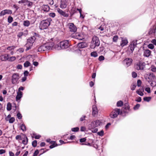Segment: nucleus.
<instances>
[{"mask_svg":"<svg viewBox=\"0 0 156 156\" xmlns=\"http://www.w3.org/2000/svg\"><path fill=\"white\" fill-rule=\"evenodd\" d=\"M102 122L101 120H95L92 121L90 124L88 125V129L90 130L93 133H96L98 130V128L96 127H98L102 125Z\"/></svg>","mask_w":156,"mask_h":156,"instance_id":"obj_1","label":"nucleus"},{"mask_svg":"<svg viewBox=\"0 0 156 156\" xmlns=\"http://www.w3.org/2000/svg\"><path fill=\"white\" fill-rule=\"evenodd\" d=\"M55 45L53 42L47 43L39 46L38 48V51L43 52L47 50H51Z\"/></svg>","mask_w":156,"mask_h":156,"instance_id":"obj_2","label":"nucleus"},{"mask_svg":"<svg viewBox=\"0 0 156 156\" xmlns=\"http://www.w3.org/2000/svg\"><path fill=\"white\" fill-rule=\"evenodd\" d=\"M70 46L69 41L68 40L64 41L61 42L59 44L55 46V48L57 50L61 49H66Z\"/></svg>","mask_w":156,"mask_h":156,"instance_id":"obj_3","label":"nucleus"},{"mask_svg":"<svg viewBox=\"0 0 156 156\" xmlns=\"http://www.w3.org/2000/svg\"><path fill=\"white\" fill-rule=\"evenodd\" d=\"M51 20V18H48L41 21L40 24V28L41 30L46 29L50 24Z\"/></svg>","mask_w":156,"mask_h":156,"instance_id":"obj_4","label":"nucleus"},{"mask_svg":"<svg viewBox=\"0 0 156 156\" xmlns=\"http://www.w3.org/2000/svg\"><path fill=\"white\" fill-rule=\"evenodd\" d=\"M100 43V41L98 37L96 36H94L92 37L90 48H94L95 47L99 46Z\"/></svg>","mask_w":156,"mask_h":156,"instance_id":"obj_5","label":"nucleus"},{"mask_svg":"<svg viewBox=\"0 0 156 156\" xmlns=\"http://www.w3.org/2000/svg\"><path fill=\"white\" fill-rule=\"evenodd\" d=\"M120 113H121L120 109L118 108H115L112 111L110 116L111 118H115L117 117Z\"/></svg>","mask_w":156,"mask_h":156,"instance_id":"obj_6","label":"nucleus"},{"mask_svg":"<svg viewBox=\"0 0 156 156\" xmlns=\"http://www.w3.org/2000/svg\"><path fill=\"white\" fill-rule=\"evenodd\" d=\"M20 78L19 74L18 73H15L13 74L12 76V83L13 84L17 83L18 82V80Z\"/></svg>","mask_w":156,"mask_h":156,"instance_id":"obj_7","label":"nucleus"},{"mask_svg":"<svg viewBox=\"0 0 156 156\" xmlns=\"http://www.w3.org/2000/svg\"><path fill=\"white\" fill-rule=\"evenodd\" d=\"M146 64L144 62L140 61L135 65V68L138 70H143L145 68Z\"/></svg>","mask_w":156,"mask_h":156,"instance_id":"obj_8","label":"nucleus"},{"mask_svg":"<svg viewBox=\"0 0 156 156\" xmlns=\"http://www.w3.org/2000/svg\"><path fill=\"white\" fill-rule=\"evenodd\" d=\"M68 26L69 31L71 32H75L77 30L76 26L73 23H69L68 24Z\"/></svg>","mask_w":156,"mask_h":156,"instance_id":"obj_9","label":"nucleus"},{"mask_svg":"<svg viewBox=\"0 0 156 156\" xmlns=\"http://www.w3.org/2000/svg\"><path fill=\"white\" fill-rule=\"evenodd\" d=\"M12 13V10L10 9H5L2 11L0 13V16H4L6 14H11Z\"/></svg>","mask_w":156,"mask_h":156,"instance_id":"obj_10","label":"nucleus"},{"mask_svg":"<svg viewBox=\"0 0 156 156\" xmlns=\"http://www.w3.org/2000/svg\"><path fill=\"white\" fill-rule=\"evenodd\" d=\"M58 12L61 16L64 17H68L69 15L68 13H66L64 11H63L62 10L59 8H57V9Z\"/></svg>","mask_w":156,"mask_h":156,"instance_id":"obj_11","label":"nucleus"},{"mask_svg":"<svg viewBox=\"0 0 156 156\" xmlns=\"http://www.w3.org/2000/svg\"><path fill=\"white\" fill-rule=\"evenodd\" d=\"M9 55L7 54H4L0 56V60L2 61H5L9 60Z\"/></svg>","mask_w":156,"mask_h":156,"instance_id":"obj_12","label":"nucleus"},{"mask_svg":"<svg viewBox=\"0 0 156 156\" xmlns=\"http://www.w3.org/2000/svg\"><path fill=\"white\" fill-rule=\"evenodd\" d=\"M75 38L79 40H83L84 38V35L83 34L77 33L75 34Z\"/></svg>","mask_w":156,"mask_h":156,"instance_id":"obj_13","label":"nucleus"},{"mask_svg":"<svg viewBox=\"0 0 156 156\" xmlns=\"http://www.w3.org/2000/svg\"><path fill=\"white\" fill-rule=\"evenodd\" d=\"M67 5V2L66 0H61L60 7L62 9L66 8Z\"/></svg>","mask_w":156,"mask_h":156,"instance_id":"obj_14","label":"nucleus"},{"mask_svg":"<svg viewBox=\"0 0 156 156\" xmlns=\"http://www.w3.org/2000/svg\"><path fill=\"white\" fill-rule=\"evenodd\" d=\"M36 38L34 36H32L29 38L27 40V43L28 44H30L31 45H33V44Z\"/></svg>","mask_w":156,"mask_h":156,"instance_id":"obj_15","label":"nucleus"},{"mask_svg":"<svg viewBox=\"0 0 156 156\" xmlns=\"http://www.w3.org/2000/svg\"><path fill=\"white\" fill-rule=\"evenodd\" d=\"M124 62L126 63V66L128 67L132 64V60L131 58H127L124 60Z\"/></svg>","mask_w":156,"mask_h":156,"instance_id":"obj_16","label":"nucleus"},{"mask_svg":"<svg viewBox=\"0 0 156 156\" xmlns=\"http://www.w3.org/2000/svg\"><path fill=\"white\" fill-rule=\"evenodd\" d=\"M98 113V110L97 107L95 105L92 106V115L93 116H96Z\"/></svg>","mask_w":156,"mask_h":156,"instance_id":"obj_17","label":"nucleus"},{"mask_svg":"<svg viewBox=\"0 0 156 156\" xmlns=\"http://www.w3.org/2000/svg\"><path fill=\"white\" fill-rule=\"evenodd\" d=\"M23 93L21 91L18 92L17 95L16 96V101L18 102H19L20 101V99L22 97Z\"/></svg>","mask_w":156,"mask_h":156,"instance_id":"obj_18","label":"nucleus"},{"mask_svg":"<svg viewBox=\"0 0 156 156\" xmlns=\"http://www.w3.org/2000/svg\"><path fill=\"white\" fill-rule=\"evenodd\" d=\"M136 46V44H135V42H132L129 46V50H130L131 52H133Z\"/></svg>","mask_w":156,"mask_h":156,"instance_id":"obj_19","label":"nucleus"},{"mask_svg":"<svg viewBox=\"0 0 156 156\" xmlns=\"http://www.w3.org/2000/svg\"><path fill=\"white\" fill-rule=\"evenodd\" d=\"M87 46V43L85 42H81L78 43L77 47L78 48H82L86 47Z\"/></svg>","mask_w":156,"mask_h":156,"instance_id":"obj_20","label":"nucleus"},{"mask_svg":"<svg viewBox=\"0 0 156 156\" xmlns=\"http://www.w3.org/2000/svg\"><path fill=\"white\" fill-rule=\"evenodd\" d=\"M128 43V42L126 38H122L121 46L122 47H123L126 45Z\"/></svg>","mask_w":156,"mask_h":156,"instance_id":"obj_21","label":"nucleus"},{"mask_svg":"<svg viewBox=\"0 0 156 156\" xmlns=\"http://www.w3.org/2000/svg\"><path fill=\"white\" fill-rule=\"evenodd\" d=\"M42 8V10L45 12H48L50 8L48 5H43Z\"/></svg>","mask_w":156,"mask_h":156,"instance_id":"obj_22","label":"nucleus"},{"mask_svg":"<svg viewBox=\"0 0 156 156\" xmlns=\"http://www.w3.org/2000/svg\"><path fill=\"white\" fill-rule=\"evenodd\" d=\"M156 27L154 26L153 28H151L149 32V34L150 35H154L155 32Z\"/></svg>","mask_w":156,"mask_h":156,"instance_id":"obj_23","label":"nucleus"},{"mask_svg":"<svg viewBox=\"0 0 156 156\" xmlns=\"http://www.w3.org/2000/svg\"><path fill=\"white\" fill-rule=\"evenodd\" d=\"M151 53V51L149 50H146L144 51V55L146 57H148L150 56Z\"/></svg>","mask_w":156,"mask_h":156,"instance_id":"obj_24","label":"nucleus"},{"mask_svg":"<svg viewBox=\"0 0 156 156\" xmlns=\"http://www.w3.org/2000/svg\"><path fill=\"white\" fill-rule=\"evenodd\" d=\"M144 91V90L142 89H139L137 90L136 91V93L140 95V96H143L144 95V94L143 93V91Z\"/></svg>","mask_w":156,"mask_h":156,"instance_id":"obj_25","label":"nucleus"},{"mask_svg":"<svg viewBox=\"0 0 156 156\" xmlns=\"http://www.w3.org/2000/svg\"><path fill=\"white\" fill-rule=\"evenodd\" d=\"M51 144H52L49 146V147L51 149H52L58 146V145L56 144L55 142L54 141H51Z\"/></svg>","mask_w":156,"mask_h":156,"instance_id":"obj_26","label":"nucleus"},{"mask_svg":"<svg viewBox=\"0 0 156 156\" xmlns=\"http://www.w3.org/2000/svg\"><path fill=\"white\" fill-rule=\"evenodd\" d=\"M20 127L21 129L23 131L26 130V127L23 123H20Z\"/></svg>","mask_w":156,"mask_h":156,"instance_id":"obj_27","label":"nucleus"},{"mask_svg":"<svg viewBox=\"0 0 156 156\" xmlns=\"http://www.w3.org/2000/svg\"><path fill=\"white\" fill-rule=\"evenodd\" d=\"M24 136L25 137L23 139L22 143L24 145H26L28 141V139L26 136Z\"/></svg>","mask_w":156,"mask_h":156,"instance_id":"obj_28","label":"nucleus"},{"mask_svg":"<svg viewBox=\"0 0 156 156\" xmlns=\"http://www.w3.org/2000/svg\"><path fill=\"white\" fill-rule=\"evenodd\" d=\"M30 24V23L29 20H26L23 21V25L25 27H28Z\"/></svg>","mask_w":156,"mask_h":156,"instance_id":"obj_29","label":"nucleus"},{"mask_svg":"<svg viewBox=\"0 0 156 156\" xmlns=\"http://www.w3.org/2000/svg\"><path fill=\"white\" fill-rule=\"evenodd\" d=\"M28 2V1L27 0H21L19 1L18 3L19 4L23 3L24 4V5H27Z\"/></svg>","mask_w":156,"mask_h":156,"instance_id":"obj_30","label":"nucleus"},{"mask_svg":"<svg viewBox=\"0 0 156 156\" xmlns=\"http://www.w3.org/2000/svg\"><path fill=\"white\" fill-rule=\"evenodd\" d=\"M12 105L9 102L7 103V109L8 111H9L11 109Z\"/></svg>","mask_w":156,"mask_h":156,"instance_id":"obj_31","label":"nucleus"},{"mask_svg":"<svg viewBox=\"0 0 156 156\" xmlns=\"http://www.w3.org/2000/svg\"><path fill=\"white\" fill-rule=\"evenodd\" d=\"M31 65V63L28 61H26L24 63V66L25 67H27L29 66H30Z\"/></svg>","mask_w":156,"mask_h":156,"instance_id":"obj_32","label":"nucleus"},{"mask_svg":"<svg viewBox=\"0 0 156 156\" xmlns=\"http://www.w3.org/2000/svg\"><path fill=\"white\" fill-rule=\"evenodd\" d=\"M91 56L94 57H96L98 56V54L96 51H93L91 53Z\"/></svg>","mask_w":156,"mask_h":156,"instance_id":"obj_33","label":"nucleus"},{"mask_svg":"<svg viewBox=\"0 0 156 156\" xmlns=\"http://www.w3.org/2000/svg\"><path fill=\"white\" fill-rule=\"evenodd\" d=\"M123 105V102L122 101H119L117 103V106L118 107L121 106Z\"/></svg>","mask_w":156,"mask_h":156,"instance_id":"obj_34","label":"nucleus"},{"mask_svg":"<svg viewBox=\"0 0 156 156\" xmlns=\"http://www.w3.org/2000/svg\"><path fill=\"white\" fill-rule=\"evenodd\" d=\"M71 131L74 132H77L79 131V128L78 127L72 128L71 129Z\"/></svg>","mask_w":156,"mask_h":156,"instance_id":"obj_35","label":"nucleus"},{"mask_svg":"<svg viewBox=\"0 0 156 156\" xmlns=\"http://www.w3.org/2000/svg\"><path fill=\"white\" fill-rule=\"evenodd\" d=\"M152 76V75H150L148 77H146V79L148 82H150L152 81V80L151 79V77Z\"/></svg>","mask_w":156,"mask_h":156,"instance_id":"obj_36","label":"nucleus"},{"mask_svg":"<svg viewBox=\"0 0 156 156\" xmlns=\"http://www.w3.org/2000/svg\"><path fill=\"white\" fill-rule=\"evenodd\" d=\"M16 139L18 141L20 140L23 139V138L22 137L21 135H18L16 137Z\"/></svg>","mask_w":156,"mask_h":156,"instance_id":"obj_37","label":"nucleus"},{"mask_svg":"<svg viewBox=\"0 0 156 156\" xmlns=\"http://www.w3.org/2000/svg\"><path fill=\"white\" fill-rule=\"evenodd\" d=\"M16 48L15 46H11L8 47L7 48V49L9 50V51H11L12 50L14 49V48Z\"/></svg>","mask_w":156,"mask_h":156,"instance_id":"obj_38","label":"nucleus"},{"mask_svg":"<svg viewBox=\"0 0 156 156\" xmlns=\"http://www.w3.org/2000/svg\"><path fill=\"white\" fill-rule=\"evenodd\" d=\"M13 18L11 16H9L8 18V22L9 23H11L13 21Z\"/></svg>","mask_w":156,"mask_h":156,"instance_id":"obj_39","label":"nucleus"},{"mask_svg":"<svg viewBox=\"0 0 156 156\" xmlns=\"http://www.w3.org/2000/svg\"><path fill=\"white\" fill-rule=\"evenodd\" d=\"M151 98L150 97H145L144 98V100L147 102H149L151 100Z\"/></svg>","mask_w":156,"mask_h":156,"instance_id":"obj_40","label":"nucleus"},{"mask_svg":"<svg viewBox=\"0 0 156 156\" xmlns=\"http://www.w3.org/2000/svg\"><path fill=\"white\" fill-rule=\"evenodd\" d=\"M32 46V45L30 46V44H28V43H27V44L26 45V47L27 48L26 49V50L27 51V50H29L30 49H31Z\"/></svg>","mask_w":156,"mask_h":156,"instance_id":"obj_41","label":"nucleus"},{"mask_svg":"<svg viewBox=\"0 0 156 156\" xmlns=\"http://www.w3.org/2000/svg\"><path fill=\"white\" fill-rule=\"evenodd\" d=\"M97 133V134L100 136H102L104 135V132L103 130H101L100 131Z\"/></svg>","mask_w":156,"mask_h":156,"instance_id":"obj_42","label":"nucleus"},{"mask_svg":"<svg viewBox=\"0 0 156 156\" xmlns=\"http://www.w3.org/2000/svg\"><path fill=\"white\" fill-rule=\"evenodd\" d=\"M151 70L153 72H156V67L154 66H152L151 67Z\"/></svg>","mask_w":156,"mask_h":156,"instance_id":"obj_43","label":"nucleus"},{"mask_svg":"<svg viewBox=\"0 0 156 156\" xmlns=\"http://www.w3.org/2000/svg\"><path fill=\"white\" fill-rule=\"evenodd\" d=\"M16 59V58L15 56H12L10 57H9V61H13L15 60Z\"/></svg>","mask_w":156,"mask_h":156,"instance_id":"obj_44","label":"nucleus"},{"mask_svg":"<svg viewBox=\"0 0 156 156\" xmlns=\"http://www.w3.org/2000/svg\"><path fill=\"white\" fill-rule=\"evenodd\" d=\"M33 136L34 138L36 139H39L41 137V135H37L36 134H33Z\"/></svg>","mask_w":156,"mask_h":156,"instance_id":"obj_45","label":"nucleus"},{"mask_svg":"<svg viewBox=\"0 0 156 156\" xmlns=\"http://www.w3.org/2000/svg\"><path fill=\"white\" fill-rule=\"evenodd\" d=\"M37 140H34L32 143V145L34 147H35L37 145Z\"/></svg>","mask_w":156,"mask_h":156,"instance_id":"obj_46","label":"nucleus"},{"mask_svg":"<svg viewBox=\"0 0 156 156\" xmlns=\"http://www.w3.org/2000/svg\"><path fill=\"white\" fill-rule=\"evenodd\" d=\"M140 106L139 104H137L134 107L133 109L134 110H137L138 109Z\"/></svg>","mask_w":156,"mask_h":156,"instance_id":"obj_47","label":"nucleus"},{"mask_svg":"<svg viewBox=\"0 0 156 156\" xmlns=\"http://www.w3.org/2000/svg\"><path fill=\"white\" fill-rule=\"evenodd\" d=\"M15 121V119L14 117H11L10 118L8 121L10 123H12L14 122Z\"/></svg>","mask_w":156,"mask_h":156,"instance_id":"obj_48","label":"nucleus"},{"mask_svg":"<svg viewBox=\"0 0 156 156\" xmlns=\"http://www.w3.org/2000/svg\"><path fill=\"white\" fill-rule=\"evenodd\" d=\"M118 37L117 36H115L113 38V42H116L118 39Z\"/></svg>","mask_w":156,"mask_h":156,"instance_id":"obj_49","label":"nucleus"},{"mask_svg":"<svg viewBox=\"0 0 156 156\" xmlns=\"http://www.w3.org/2000/svg\"><path fill=\"white\" fill-rule=\"evenodd\" d=\"M17 118L19 119H22V116L21 115V114L19 112L17 115Z\"/></svg>","mask_w":156,"mask_h":156,"instance_id":"obj_50","label":"nucleus"},{"mask_svg":"<svg viewBox=\"0 0 156 156\" xmlns=\"http://www.w3.org/2000/svg\"><path fill=\"white\" fill-rule=\"evenodd\" d=\"M104 59H105V58L102 55H101V56H100L98 58V60L100 61H103V60H104Z\"/></svg>","mask_w":156,"mask_h":156,"instance_id":"obj_51","label":"nucleus"},{"mask_svg":"<svg viewBox=\"0 0 156 156\" xmlns=\"http://www.w3.org/2000/svg\"><path fill=\"white\" fill-rule=\"evenodd\" d=\"M145 90L148 93H150L151 92V89L150 87H146L145 88Z\"/></svg>","mask_w":156,"mask_h":156,"instance_id":"obj_52","label":"nucleus"},{"mask_svg":"<svg viewBox=\"0 0 156 156\" xmlns=\"http://www.w3.org/2000/svg\"><path fill=\"white\" fill-rule=\"evenodd\" d=\"M39 151L38 150H36L34 152V153L33 156H37L39 153Z\"/></svg>","mask_w":156,"mask_h":156,"instance_id":"obj_53","label":"nucleus"},{"mask_svg":"<svg viewBox=\"0 0 156 156\" xmlns=\"http://www.w3.org/2000/svg\"><path fill=\"white\" fill-rule=\"evenodd\" d=\"M136 87V84H134L132 85L131 87V89L132 90H134L135 89Z\"/></svg>","mask_w":156,"mask_h":156,"instance_id":"obj_54","label":"nucleus"},{"mask_svg":"<svg viewBox=\"0 0 156 156\" xmlns=\"http://www.w3.org/2000/svg\"><path fill=\"white\" fill-rule=\"evenodd\" d=\"M132 77L133 78H135L137 77V74L136 73L133 72L132 73Z\"/></svg>","mask_w":156,"mask_h":156,"instance_id":"obj_55","label":"nucleus"},{"mask_svg":"<svg viewBox=\"0 0 156 156\" xmlns=\"http://www.w3.org/2000/svg\"><path fill=\"white\" fill-rule=\"evenodd\" d=\"M49 16L53 18L55 16V13H51L49 14Z\"/></svg>","mask_w":156,"mask_h":156,"instance_id":"obj_56","label":"nucleus"},{"mask_svg":"<svg viewBox=\"0 0 156 156\" xmlns=\"http://www.w3.org/2000/svg\"><path fill=\"white\" fill-rule=\"evenodd\" d=\"M24 50L23 48H20L17 50V51L19 52L20 53H22L23 52Z\"/></svg>","mask_w":156,"mask_h":156,"instance_id":"obj_57","label":"nucleus"},{"mask_svg":"<svg viewBox=\"0 0 156 156\" xmlns=\"http://www.w3.org/2000/svg\"><path fill=\"white\" fill-rule=\"evenodd\" d=\"M85 115H83L82 117H81L80 119V121H82L84 120L85 119V118H86Z\"/></svg>","mask_w":156,"mask_h":156,"instance_id":"obj_58","label":"nucleus"},{"mask_svg":"<svg viewBox=\"0 0 156 156\" xmlns=\"http://www.w3.org/2000/svg\"><path fill=\"white\" fill-rule=\"evenodd\" d=\"M141 83V80H139L137 81V85L138 87H140V86Z\"/></svg>","mask_w":156,"mask_h":156,"instance_id":"obj_59","label":"nucleus"},{"mask_svg":"<svg viewBox=\"0 0 156 156\" xmlns=\"http://www.w3.org/2000/svg\"><path fill=\"white\" fill-rule=\"evenodd\" d=\"M33 5V3L31 2H30L28 1V3L27 4V6L29 7H31Z\"/></svg>","mask_w":156,"mask_h":156,"instance_id":"obj_60","label":"nucleus"},{"mask_svg":"<svg viewBox=\"0 0 156 156\" xmlns=\"http://www.w3.org/2000/svg\"><path fill=\"white\" fill-rule=\"evenodd\" d=\"M148 48L151 49H153L154 48V46L152 44H149L148 45Z\"/></svg>","mask_w":156,"mask_h":156,"instance_id":"obj_61","label":"nucleus"},{"mask_svg":"<svg viewBox=\"0 0 156 156\" xmlns=\"http://www.w3.org/2000/svg\"><path fill=\"white\" fill-rule=\"evenodd\" d=\"M23 35V32H20L18 34L17 36L19 38H21Z\"/></svg>","mask_w":156,"mask_h":156,"instance_id":"obj_62","label":"nucleus"},{"mask_svg":"<svg viewBox=\"0 0 156 156\" xmlns=\"http://www.w3.org/2000/svg\"><path fill=\"white\" fill-rule=\"evenodd\" d=\"M5 152L6 151L5 150L1 149L0 150V154H4Z\"/></svg>","mask_w":156,"mask_h":156,"instance_id":"obj_63","label":"nucleus"},{"mask_svg":"<svg viewBox=\"0 0 156 156\" xmlns=\"http://www.w3.org/2000/svg\"><path fill=\"white\" fill-rule=\"evenodd\" d=\"M86 129V128L85 127L82 126L80 128V131L82 132H83L85 131Z\"/></svg>","mask_w":156,"mask_h":156,"instance_id":"obj_64","label":"nucleus"}]
</instances>
